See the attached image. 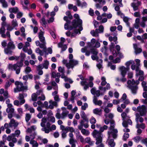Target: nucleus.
<instances>
[{"label": "nucleus", "mask_w": 147, "mask_h": 147, "mask_svg": "<svg viewBox=\"0 0 147 147\" xmlns=\"http://www.w3.org/2000/svg\"><path fill=\"white\" fill-rule=\"evenodd\" d=\"M78 61L74 59L69 61V64L67 65V67L69 69L71 68H73L74 66H75L78 64Z\"/></svg>", "instance_id": "obj_10"}, {"label": "nucleus", "mask_w": 147, "mask_h": 147, "mask_svg": "<svg viewBox=\"0 0 147 147\" xmlns=\"http://www.w3.org/2000/svg\"><path fill=\"white\" fill-rule=\"evenodd\" d=\"M101 85L104 86L107 84V82L106 81V78L104 77H102L101 78Z\"/></svg>", "instance_id": "obj_46"}, {"label": "nucleus", "mask_w": 147, "mask_h": 147, "mask_svg": "<svg viewBox=\"0 0 147 147\" xmlns=\"http://www.w3.org/2000/svg\"><path fill=\"white\" fill-rule=\"evenodd\" d=\"M13 105L12 104H9L7 106V108L6 109V111L7 113H13L14 111V109L12 108Z\"/></svg>", "instance_id": "obj_19"}, {"label": "nucleus", "mask_w": 147, "mask_h": 147, "mask_svg": "<svg viewBox=\"0 0 147 147\" xmlns=\"http://www.w3.org/2000/svg\"><path fill=\"white\" fill-rule=\"evenodd\" d=\"M113 138L112 136L110 138H108L109 141L108 143L109 145L111 147H114L115 145V143L114 142V140L113 139H111V138Z\"/></svg>", "instance_id": "obj_31"}, {"label": "nucleus", "mask_w": 147, "mask_h": 147, "mask_svg": "<svg viewBox=\"0 0 147 147\" xmlns=\"http://www.w3.org/2000/svg\"><path fill=\"white\" fill-rule=\"evenodd\" d=\"M10 49L8 47L7 48L5 49L4 51L5 53H6L7 54H11L12 53V51L10 50Z\"/></svg>", "instance_id": "obj_51"}, {"label": "nucleus", "mask_w": 147, "mask_h": 147, "mask_svg": "<svg viewBox=\"0 0 147 147\" xmlns=\"http://www.w3.org/2000/svg\"><path fill=\"white\" fill-rule=\"evenodd\" d=\"M134 64V61L130 60L127 61L125 63V65L127 66V67H129V66L131 64Z\"/></svg>", "instance_id": "obj_56"}, {"label": "nucleus", "mask_w": 147, "mask_h": 147, "mask_svg": "<svg viewBox=\"0 0 147 147\" xmlns=\"http://www.w3.org/2000/svg\"><path fill=\"white\" fill-rule=\"evenodd\" d=\"M83 29L82 27L81 26L80 28V29L78 30H75L74 32L72 33L71 35V37L72 38L73 37L75 36L76 34L79 32V34L80 33V31L82 30Z\"/></svg>", "instance_id": "obj_33"}, {"label": "nucleus", "mask_w": 147, "mask_h": 147, "mask_svg": "<svg viewBox=\"0 0 147 147\" xmlns=\"http://www.w3.org/2000/svg\"><path fill=\"white\" fill-rule=\"evenodd\" d=\"M11 23L12 27L13 28L18 25L17 21L16 19L13 20L11 22Z\"/></svg>", "instance_id": "obj_41"}, {"label": "nucleus", "mask_w": 147, "mask_h": 147, "mask_svg": "<svg viewBox=\"0 0 147 147\" xmlns=\"http://www.w3.org/2000/svg\"><path fill=\"white\" fill-rule=\"evenodd\" d=\"M138 112L139 113V115L143 116L146 115L147 112L146 107L144 105L138 107Z\"/></svg>", "instance_id": "obj_7"}, {"label": "nucleus", "mask_w": 147, "mask_h": 147, "mask_svg": "<svg viewBox=\"0 0 147 147\" xmlns=\"http://www.w3.org/2000/svg\"><path fill=\"white\" fill-rule=\"evenodd\" d=\"M108 127L106 125H104L102 127H100V128L99 132L101 133L104 131L105 130L107 129Z\"/></svg>", "instance_id": "obj_57"}, {"label": "nucleus", "mask_w": 147, "mask_h": 147, "mask_svg": "<svg viewBox=\"0 0 147 147\" xmlns=\"http://www.w3.org/2000/svg\"><path fill=\"white\" fill-rule=\"evenodd\" d=\"M8 48L12 49H14L15 48V46L13 42H10L8 43Z\"/></svg>", "instance_id": "obj_49"}, {"label": "nucleus", "mask_w": 147, "mask_h": 147, "mask_svg": "<svg viewBox=\"0 0 147 147\" xmlns=\"http://www.w3.org/2000/svg\"><path fill=\"white\" fill-rule=\"evenodd\" d=\"M38 38L41 42H44L45 41V38L44 36V32L42 31L39 32L38 34Z\"/></svg>", "instance_id": "obj_14"}, {"label": "nucleus", "mask_w": 147, "mask_h": 147, "mask_svg": "<svg viewBox=\"0 0 147 147\" xmlns=\"http://www.w3.org/2000/svg\"><path fill=\"white\" fill-rule=\"evenodd\" d=\"M17 13L16 17L17 18H20L23 16V13L22 12L18 11Z\"/></svg>", "instance_id": "obj_59"}, {"label": "nucleus", "mask_w": 147, "mask_h": 147, "mask_svg": "<svg viewBox=\"0 0 147 147\" xmlns=\"http://www.w3.org/2000/svg\"><path fill=\"white\" fill-rule=\"evenodd\" d=\"M110 126L109 128V131L108 132L109 138H110L112 136L114 138H116L117 136L118 131L117 129H115V121H111L110 123Z\"/></svg>", "instance_id": "obj_2"}, {"label": "nucleus", "mask_w": 147, "mask_h": 147, "mask_svg": "<svg viewBox=\"0 0 147 147\" xmlns=\"http://www.w3.org/2000/svg\"><path fill=\"white\" fill-rule=\"evenodd\" d=\"M15 84L16 87L14 89V92L15 93L28 89L27 86H24L23 83L21 82L16 81L15 82Z\"/></svg>", "instance_id": "obj_4"}, {"label": "nucleus", "mask_w": 147, "mask_h": 147, "mask_svg": "<svg viewBox=\"0 0 147 147\" xmlns=\"http://www.w3.org/2000/svg\"><path fill=\"white\" fill-rule=\"evenodd\" d=\"M61 76L60 74L58 72H53L52 73V77L54 78H55L56 77H60Z\"/></svg>", "instance_id": "obj_42"}, {"label": "nucleus", "mask_w": 147, "mask_h": 147, "mask_svg": "<svg viewBox=\"0 0 147 147\" xmlns=\"http://www.w3.org/2000/svg\"><path fill=\"white\" fill-rule=\"evenodd\" d=\"M80 115L81 117L84 120L87 121H88V119L87 118L86 115L84 111H82L81 112Z\"/></svg>", "instance_id": "obj_36"}, {"label": "nucleus", "mask_w": 147, "mask_h": 147, "mask_svg": "<svg viewBox=\"0 0 147 147\" xmlns=\"http://www.w3.org/2000/svg\"><path fill=\"white\" fill-rule=\"evenodd\" d=\"M98 33L99 32L98 29H96L95 30H92L90 32V34L93 36L94 37L98 36Z\"/></svg>", "instance_id": "obj_26"}, {"label": "nucleus", "mask_w": 147, "mask_h": 147, "mask_svg": "<svg viewBox=\"0 0 147 147\" xmlns=\"http://www.w3.org/2000/svg\"><path fill=\"white\" fill-rule=\"evenodd\" d=\"M119 69L121 72V75L123 77H124L126 75L127 72L129 70V67H125L124 66H121L119 68Z\"/></svg>", "instance_id": "obj_8"}, {"label": "nucleus", "mask_w": 147, "mask_h": 147, "mask_svg": "<svg viewBox=\"0 0 147 147\" xmlns=\"http://www.w3.org/2000/svg\"><path fill=\"white\" fill-rule=\"evenodd\" d=\"M51 85L52 86H53V88L55 90H57L58 89V87L57 84L54 81L52 82H51Z\"/></svg>", "instance_id": "obj_50"}, {"label": "nucleus", "mask_w": 147, "mask_h": 147, "mask_svg": "<svg viewBox=\"0 0 147 147\" xmlns=\"http://www.w3.org/2000/svg\"><path fill=\"white\" fill-rule=\"evenodd\" d=\"M22 65V62H17L13 65L9 64L7 66L9 70L15 71L16 74H18L20 73V68Z\"/></svg>", "instance_id": "obj_3"}, {"label": "nucleus", "mask_w": 147, "mask_h": 147, "mask_svg": "<svg viewBox=\"0 0 147 147\" xmlns=\"http://www.w3.org/2000/svg\"><path fill=\"white\" fill-rule=\"evenodd\" d=\"M136 115V121L137 123H139V121L140 123H142L144 121V119L142 117H140V115H139L138 113H136L135 114Z\"/></svg>", "instance_id": "obj_15"}, {"label": "nucleus", "mask_w": 147, "mask_h": 147, "mask_svg": "<svg viewBox=\"0 0 147 147\" xmlns=\"http://www.w3.org/2000/svg\"><path fill=\"white\" fill-rule=\"evenodd\" d=\"M19 58L20 57V60L21 62H22H22L23 61L24 59L26 57V55L23 53H21L20 54V56H19Z\"/></svg>", "instance_id": "obj_48"}, {"label": "nucleus", "mask_w": 147, "mask_h": 147, "mask_svg": "<svg viewBox=\"0 0 147 147\" xmlns=\"http://www.w3.org/2000/svg\"><path fill=\"white\" fill-rule=\"evenodd\" d=\"M69 113V112L68 111H63L61 113V115L63 119H64V118L67 116Z\"/></svg>", "instance_id": "obj_52"}, {"label": "nucleus", "mask_w": 147, "mask_h": 147, "mask_svg": "<svg viewBox=\"0 0 147 147\" xmlns=\"http://www.w3.org/2000/svg\"><path fill=\"white\" fill-rule=\"evenodd\" d=\"M86 121V123H85V122L84 121L82 120H81L80 121V122H82V121L83 122H82L83 123H82V126H84V127L85 128H88L89 126L88 124V121Z\"/></svg>", "instance_id": "obj_61"}, {"label": "nucleus", "mask_w": 147, "mask_h": 147, "mask_svg": "<svg viewBox=\"0 0 147 147\" xmlns=\"http://www.w3.org/2000/svg\"><path fill=\"white\" fill-rule=\"evenodd\" d=\"M74 17L76 20H75L73 21L72 25L74 28H76L77 27L78 24L81 25L82 24V21L79 18V16L78 14H75L74 15Z\"/></svg>", "instance_id": "obj_6"}, {"label": "nucleus", "mask_w": 147, "mask_h": 147, "mask_svg": "<svg viewBox=\"0 0 147 147\" xmlns=\"http://www.w3.org/2000/svg\"><path fill=\"white\" fill-rule=\"evenodd\" d=\"M136 75H143L144 74V72L143 71L140 69L138 67H137L136 69Z\"/></svg>", "instance_id": "obj_32"}, {"label": "nucleus", "mask_w": 147, "mask_h": 147, "mask_svg": "<svg viewBox=\"0 0 147 147\" xmlns=\"http://www.w3.org/2000/svg\"><path fill=\"white\" fill-rule=\"evenodd\" d=\"M133 46L135 50V53L136 54H137L142 52V49L138 47L136 44H134Z\"/></svg>", "instance_id": "obj_20"}, {"label": "nucleus", "mask_w": 147, "mask_h": 147, "mask_svg": "<svg viewBox=\"0 0 147 147\" xmlns=\"http://www.w3.org/2000/svg\"><path fill=\"white\" fill-rule=\"evenodd\" d=\"M36 53L42 56L43 55V52L39 48H37L35 50Z\"/></svg>", "instance_id": "obj_40"}, {"label": "nucleus", "mask_w": 147, "mask_h": 147, "mask_svg": "<svg viewBox=\"0 0 147 147\" xmlns=\"http://www.w3.org/2000/svg\"><path fill=\"white\" fill-rule=\"evenodd\" d=\"M93 102L95 105H98L99 106H100L102 104V101L101 100H98L97 98L95 96L93 97Z\"/></svg>", "instance_id": "obj_18"}, {"label": "nucleus", "mask_w": 147, "mask_h": 147, "mask_svg": "<svg viewBox=\"0 0 147 147\" xmlns=\"http://www.w3.org/2000/svg\"><path fill=\"white\" fill-rule=\"evenodd\" d=\"M49 65V62L47 60H45L44 61V63L42 64L44 68L46 69H47L48 68V66Z\"/></svg>", "instance_id": "obj_60"}, {"label": "nucleus", "mask_w": 147, "mask_h": 147, "mask_svg": "<svg viewBox=\"0 0 147 147\" xmlns=\"http://www.w3.org/2000/svg\"><path fill=\"white\" fill-rule=\"evenodd\" d=\"M56 117L58 119H63L62 117V115L60 114L59 112H57L55 115Z\"/></svg>", "instance_id": "obj_64"}, {"label": "nucleus", "mask_w": 147, "mask_h": 147, "mask_svg": "<svg viewBox=\"0 0 147 147\" xmlns=\"http://www.w3.org/2000/svg\"><path fill=\"white\" fill-rule=\"evenodd\" d=\"M94 143V141H91V139L90 137H87L84 139V144L88 143L90 145H92Z\"/></svg>", "instance_id": "obj_27"}, {"label": "nucleus", "mask_w": 147, "mask_h": 147, "mask_svg": "<svg viewBox=\"0 0 147 147\" xmlns=\"http://www.w3.org/2000/svg\"><path fill=\"white\" fill-rule=\"evenodd\" d=\"M136 127L137 128H141L142 129H144L145 128V125L143 123H142L141 124H139V123H137Z\"/></svg>", "instance_id": "obj_44"}, {"label": "nucleus", "mask_w": 147, "mask_h": 147, "mask_svg": "<svg viewBox=\"0 0 147 147\" xmlns=\"http://www.w3.org/2000/svg\"><path fill=\"white\" fill-rule=\"evenodd\" d=\"M5 29L4 27H1L0 28V34H1V36L3 38L6 37V34H5Z\"/></svg>", "instance_id": "obj_23"}, {"label": "nucleus", "mask_w": 147, "mask_h": 147, "mask_svg": "<svg viewBox=\"0 0 147 147\" xmlns=\"http://www.w3.org/2000/svg\"><path fill=\"white\" fill-rule=\"evenodd\" d=\"M58 71L59 72L62 74L61 75V77L62 78L64 79L65 82H68L71 84L73 83V81L71 79L68 78L64 74L65 73V70L63 67H59L58 68Z\"/></svg>", "instance_id": "obj_5"}, {"label": "nucleus", "mask_w": 147, "mask_h": 147, "mask_svg": "<svg viewBox=\"0 0 147 147\" xmlns=\"http://www.w3.org/2000/svg\"><path fill=\"white\" fill-rule=\"evenodd\" d=\"M49 107L51 109H53L54 107H57V103L56 101L51 100L49 101Z\"/></svg>", "instance_id": "obj_17"}, {"label": "nucleus", "mask_w": 147, "mask_h": 147, "mask_svg": "<svg viewBox=\"0 0 147 147\" xmlns=\"http://www.w3.org/2000/svg\"><path fill=\"white\" fill-rule=\"evenodd\" d=\"M42 43H40V42L38 40L36 41L35 42L36 45L37 46H39L40 47L41 49H43L44 50H45L46 49V42H42Z\"/></svg>", "instance_id": "obj_12"}, {"label": "nucleus", "mask_w": 147, "mask_h": 147, "mask_svg": "<svg viewBox=\"0 0 147 147\" xmlns=\"http://www.w3.org/2000/svg\"><path fill=\"white\" fill-rule=\"evenodd\" d=\"M0 3L2 4L3 7L7 8L8 7V4L6 0H0Z\"/></svg>", "instance_id": "obj_30"}, {"label": "nucleus", "mask_w": 147, "mask_h": 147, "mask_svg": "<svg viewBox=\"0 0 147 147\" xmlns=\"http://www.w3.org/2000/svg\"><path fill=\"white\" fill-rule=\"evenodd\" d=\"M76 92L75 90H72L71 92V97L70 98V100L72 101V102H74V100L75 99V96L76 94Z\"/></svg>", "instance_id": "obj_34"}, {"label": "nucleus", "mask_w": 147, "mask_h": 147, "mask_svg": "<svg viewBox=\"0 0 147 147\" xmlns=\"http://www.w3.org/2000/svg\"><path fill=\"white\" fill-rule=\"evenodd\" d=\"M30 143L32 145V147H38V144L35 140H31L30 141Z\"/></svg>", "instance_id": "obj_29"}, {"label": "nucleus", "mask_w": 147, "mask_h": 147, "mask_svg": "<svg viewBox=\"0 0 147 147\" xmlns=\"http://www.w3.org/2000/svg\"><path fill=\"white\" fill-rule=\"evenodd\" d=\"M19 11L18 8L16 7L9 8V11L10 13H16Z\"/></svg>", "instance_id": "obj_24"}, {"label": "nucleus", "mask_w": 147, "mask_h": 147, "mask_svg": "<svg viewBox=\"0 0 147 147\" xmlns=\"http://www.w3.org/2000/svg\"><path fill=\"white\" fill-rule=\"evenodd\" d=\"M96 40L95 39L93 38H92L90 41V45H89L90 47H92L93 46L94 44L96 42Z\"/></svg>", "instance_id": "obj_63"}, {"label": "nucleus", "mask_w": 147, "mask_h": 147, "mask_svg": "<svg viewBox=\"0 0 147 147\" xmlns=\"http://www.w3.org/2000/svg\"><path fill=\"white\" fill-rule=\"evenodd\" d=\"M87 5V4L86 2H84L82 3H81L80 1H79L78 0L77 5L78 6H81V7H86Z\"/></svg>", "instance_id": "obj_37"}, {"label": "nucleus", "mask_w": 147, "mask_h": 147, "mask_svg": "<svg viewBox=\"0 0 147 147\" xmlns=\"http://www.w3.org/2000/svg\"><path fill=\"white\" fill-rule=\"evenodd\" d=\"M19 59V57L16 56H12L9 58V59L10 60H18Z\"/></svg>", "instance_id": "obj_55"}, {"label": "nucleus", "mask_w": 147, "mask_h": 147, "mask_svg": "<svg viewBox=\"0 0 147 147\" xmlns=\"http://www.w3.org/2000/svg\"><path fill=\"white\" fill-rule=\"evenodd\" d=\"M93 112L94 114L101 116L102 114V110L100 108H96L93 110Z\"/></svg>", "instance_id": "obj_16"}, {"label": "nucleus", "mask_w": 147, "mask_h": 147, "mask_svg": "<svg viewBox=\"0 0 147 147\" xmlns=\"http://www.w3.org/2000/svg\"><path fill=\"white\" fill-rule=\"evenodd\" d=\"M25 99H22L21 100L20 102L18 100H16L14 101L13 104L14 105L19 106V105H21L25 103Z\"/></svg>", "instance_id": "obj_21"}, {"label": "nucleus", "mask_w": 147, "mask_h": 147, "mask_svg": "<svg viewBox=\"0 0 147 147\" xmlns=\"http://www.w3.org/2000/svg\"><path fill=\"white\" fill-rule=\"evenodd\" d=\"M37 96L36 93H34L32 95V99L33 101H36L37 98Z\"/></svg>", "instance_id": "obj_62"}, {"label": "nucleus", "mask_w": 147, "mask_h": 147, "mask_svg": "<svg viewBox=\"0 0 147 147\" xmlns=\"http://www.w3.org/2000/svg\"><path fill=\"white\" fill-rule=\"evenodd\" d=\"M20 134V131L19 130H17L16 131H15V133L14 134H12V136H16L17 137H19Z\"/></svg>", "instance_id": "obj_47"}, {"label": "nucleus", "mask_w": 147, "mask_h": 147, "mask_svg": "<svg viewBox=\"0 0 147 147\" xmlns=\"http://www.w3.org/2000/svg\"><path fill=\"white\" fill-rule=\"evenodd\" d=\"M93 137L96 138V144L97 147H103L104 145L102 143V135L101 133L96 130H94L92 132Z\"/></svg>", "instance_id": "obj_1"}, {"label": "nucleus", "mask_w": 147, "mask_h": 147, "mask_svg": "<svg viewBox=\"0 0 147 147\" xmlns=\"http://www.w3.org/2000/svg\"><path fill=\"white\" fill-rule=\"evenodd\" d=\"M58 93L57 90H55L52 93V96H54L55 101H56L57 103L60 100V99L59 98V95L57 94Z\"/></svg>", "instance_id": "obj_13"}, {"label": "nucleus", "mask_w": 147, "mask_h": 147, "mask_svg": "<svg viewBox=\"0 0 147 147\" xmlns=\"http://www.w3.org/2000/svg\"><path fill=\"white\" fill-rule=\"evenodd\" d=\"M107 84L106 86V87H102V86H100V89L102 91H103L104 92H105L106 90L110 89V85L109 83Z\"/></svg>", "instance_id": "obj_28"}, {"label": "nucleus", "mask_w": 147, "mask_h": 147, "mask_svg": "<svg viewBox=\"0 0 147 147\" xmlns=\"http://www.w3.org/2000/svg\"><path fill=\"white\" fill-rule=\"evenodd\" d=\"M17 142V139L16 138L13 137L12 140L11 141H10L9 142V145L11 147H13L14 146V143Z\"/></svg>", "instance_id": "obj_25"}, {"label": "nucleus", "mask_w": 147, "mask_h": 147, "mask_svg": "<svg viewBox=\"0 0 147 147\" xmlns=\"http://www.w3.org/2000/svg\"><path fill=\"white\" fill-rule=\"evenodd\" d=\"M32 71L31 68L29 66H27L24 70V72L26 74L30 73Z\"/></svg>", "instance_id": "obj_58"}, {"label": "nucleus", "mask_w": 147, "mask_h": 147, "mask_svg": "<svg viewBox=\"0 0 147 147\" xmlns=\"http://www.w3.org/2000/svg\"><path fill=\"white\" fill-rule=\"evenodd\" d=\"M61 42L58 44V47H62L63 44L64 42L65 41V39L63 37L61 38Z\"/></svg>", "instance_id": "obj_43"}, {"label": "nucleus", "mask_w": 147, "mask_h": 147, "mask_svg": "<svg viewBox=\"0 0 147 147\" xmlns=\"http://www.w3.org/2000/svg\"><path fill=\"white\" fill-rule=\"evenodd\" d=\"M47 121V119L46 118L43 117L41 119V122L40 123V125L42 127H44L45 124Z\"/></svg>", "instance_id": "obj_35"}, {"label": "nucleus", "mask_w": 147, "mask_h": 147, "mask_svg": "<svg viewBox=\"0 0 147 147\" xmlns=\"http://www.w3.org/2000/svg\"><path fill=\"white\" fill-rule=\"evenodd\" d=\"M38 139L44 144H47L48 142V140L46 138H42L40 136L38 137Z\"/></svg>", "instance_id": "obj_39"}, {"label": "nucleus", "mask_w": 147, "mask_h": 147, "mask_svg": "<svg viewBox=\"0 0 147 147\" xmlns=\"http://www.w3.org/2000/svg\"><path fill=\"white\" fill-rule=\"evenodd\" d=\"M127 87L130 90L132 94H136L137 93L138 89V87L137 85H129L127 86Z\"/></svg>", "instance_id": "obj_9"}, {"label": "nucleus", "mask_w": 147, "mask_h": 147, "mask_svg": "<svg viewBox=\"0 0 147 147\" xmlns=\"http://www.w3.org/2000/svg\"><path fill=\"white\" fill-rule=\"evenodd\" d=\"M9 125L10 127H16L18 125V123L16 122L14 120L12 119L11 120Z\"/></svg>", "instance_id": "obj_22"}, {"label": "nucleus", "mask_w": 147, "mask_h": 147, "mask_svg": "<svg viewBox=\"0 0 147 147\" xmlns=\"http://www.w3.org/2000/svg\"><path fill=\"white\" fill-rule=\"evenodd\" d=\"M131 5L134 11L138 9V6L136 3H132L131 4Z\"/></svg>", "instance_id": "obj_54"}, {"label": "nucleus", "mask_w": 147, "mask_h": 147, "mask_svg": "<svg viewBox=\"0 0 147 147\" xmlns=\"http://www.w3.org/2000/svg\"><path fill=\"white\" fill-rule=\"evenodd\" d=\"M50 125L51 124L49 122H47L46 124L47 127H45V126L43 127V128L41 129L42 130L44 131L45 133H49L50 131H51V129H50Z\"/></svg>", "instance_id": "obj_11"}, {"label": "nucleus", "mask_w": 147, "mask_h": 147, "mask_svg": "<svg viewBox=\"0 0 147 147\" xmlns=\"http://www.w3.org/2000/svg\"><path fill=\"white\" fill-rule=\"evenodd\" d=\"M81 132L83 135L86 136H88L90 134V132L88 130L84 129H82Z\"/></svg>", "instance_id": "obj_38"}, {"label": "nucleus", "mask_w": 147, "mask_h": 147, "mask_svg": "<svg viewBox=\"0 0 147 147\" xmlns=\"http://www.w3.org/2000/svg\"><path fill=\"white\" fill-rule=\"evenodd\" d=\"M31 115L30 114L26 113V114L25 120L26 122H28L30 119Z\"/></svg>", "instance_id": "obj_53"}, {"label": "nucleus", "mask_w": 147, "mask_h": 147, "mask_svg": "<svg viewBox=\"0 0 147 147\" xmlns=\"http://www.w3.org/2000/svg\"><path fill=\"white\" fill-rule=\"evenodd\" d=\"M20 30L21 32L22 33L21 36L23 37H25L26 36V34L25 33V30L23 26H22L20 28Z\"/></svg>", "instance_id": "obj_45"}]
</instances>
